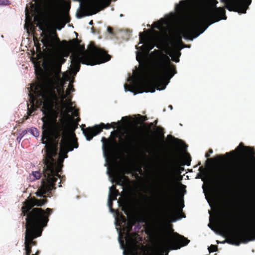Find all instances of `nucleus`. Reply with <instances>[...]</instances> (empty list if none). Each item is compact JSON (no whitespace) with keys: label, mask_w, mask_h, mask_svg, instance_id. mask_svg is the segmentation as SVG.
Listing matches in <instances>:
<instances>
[{"label":"nucleus","mask_w":255,"mask_h":255,"mask_svg":"<svg viewBox=\"0 0 255 255\" xmlns=\"http://www.w3.org/2000/svg\"><path fill=\"white\" fill-rule=\"evenodd\" d=\"M101 141L103 143V147H105L106 144H108V146H110V143L109 142V141L107 138H106L105 137H102Z\"/></svg>","instance_id":"nucleus-39"},{"label":"nucleus","mask_w":255,"mask_h":255,"mask_svg":"<svg viewBox=\"0 0 255 255\" xmlns=\"http://www.w3.org/2000/svg\"><path fill=\"white\" fill-rule=\"evenodd\" d=\"M31 6H32V7H34L35 6V4L32 3Z\"/></svg>","instance_id":"nucleus-57"},{"label":"nucleus","mask_w":255,"mask_h":255,"mask_svg":"<svg viewBox=\"0 0 255 255\" xmlns=\"http://www.w3.org/2000/svg\"><path fill=\"white\" fill-rule=\"evenodd\" d=\"M213 153V150L212 149H210L208 152H207L205 154V157L206 158H208L210 157V153Z\"/></svg>","instance_id":"nucleus-44"},{"label":"nucleus","mask_w":255,"mask_h":255,"mask_svg":"<svg viewBox=\"0 0 255 255\" xmlns=\"http://www.w3.org/2000/svg\"><path fill=\"white\" fill-rule=\"evenodd\" d=\"M180 49H176L175 47L170 51L169 55L172 58V60L175 62H179V57L181 55Z\"/></svg>","instance_id":"nucleus-19"},{"label":"nucleus","mask_w":255,"mask_h":255,"mask_svg":"<svg viewBox=\"0 0 255 255\" xmlns=\"http://www.w3.org/2000/svg\"><path fill=\"white\" fill-rule=\"evenodd\" d=\"M117 123L113 122L111 124L101 123L99 125H96L93 127H88L82 129L83 132L87 140H91L94 136L98 134L102 131L103 128L110 129L111 128H115Z\"/></svg>","instance_id":"nucleus-14"},{"label":"nucleus","mask_w":255,"mask_h":255,"mask_svg":"<svg viewBox=\"0 0 255 255\" xmlns=\"http://www.w3.org/2000/svg\"><path fill=\"white\" fill-rule=\"evenodd\" d=\"M208 25L203 28L199 21H194L187 24L184 28L174 31L170 37L167 39L168 43L176 47L177 45H183L182 38L192 40L202 33L207 28Z\"/></svg>","instance_id":"nucleus-8"},{"label":"nucleus","mask_w":255,"mask_h":255,"mask_svg":"<svg viewBox=\"0 0 255 255\" xmlns=\"http://www.w3.org/2000/svg\"><path fill=\"white\" fill-rule=\"evenodd\" d=\"M139 41L140 43L143 44L140 47V49L146 53H148L155 46L154 42L147 40L146 34L143 32L139 33Z\"/></svg>","instance_id":"nucleus-18"},{"label":"nucleus","mask_w":255,"mask_h":255,"mask_svg":"<svg viewBox=\"0 0 255 255\" xmlns=\"http://www.w3.org/2000/svg\"><path fill=\"white\" fill-rule=\"evenodd\" d=\"M43 198H28L23 203L21 208L22 214L26 217L24 242H27L31 248L37 245V242L34 240L41 236L43 229L47 226L49 217L53 212V210L49 208L45 210L34 208L35 206H42L47 202L46 197Z\"/></svg>","instance_id":"nucleus-2"},{"label":"nucleus","mask_w":255,"mask_h":255,"mask_svg":"<svg viewBox=\"0 0 255 255\" xmlns=\"http://www.w3.org/2000/svg\"><path fill=\"white\" fill-rule=\"evenodd\" d=\"M35 20L37 21V26L40 30H42L41 36L43 37L41 42L43 45L47 48L52 50H55L60 43L66 45L70 49L75 48L81 42V40L78 38H74L69 41L63 40L61 42L58 36L57 33L55 30L51 28L47 21L42 19L41 18H35Z\"/></svg>","instance_id":"nucleus-7"},{"label":"nucleus","mask_w":255,"mask_h":255,"mask_svg":"<svg viewBox=\"0 0 255 255\" xmlns=\"http://www.w3.org/2000/svg\"><path fill=\"white\" fill-rule=\"evenodd\" d=\"M124 147L129 151H141L143 150V140L138 134L132 132L125 136Z\"/></svg>","instance_id":"nucleus-12"},{"label":"nucleus","mask_w":255,"mask_h":255,"mask_svg":"<svg viewBox=\"0 0 255 255\" xmlns=\"http://www.w3.org/2000/svg\"><path fill=\"white\" fill-rule=\"evenodd\" d=\"M91 43H93L94 45H95V43L93 42H91L89 45V50L88 51H86L85 50V46L84 45H80V44H79V45H78V46H77L76 47H78L79 48V49L81 50L82 51H83L82 53H79V54H80L81 55H84L86 52H90V48H91V46H90V45ZM76 53H78V52H77Z\"/></svg>","instance_id":"nucleus-30"},{"label":"nucleus","mask_w":255,"mask_h":255,"mask_svg":"<svg viewBox=\"0 0 255 255\" xmlns=\"http://www.w3.org/2000/svg\"><path fill=\"white\" fill-rule=\"evenodd\" d=\"M61 64H57L54 67V70L55 72L58 74L61 72Z\"/></svg>","instance_id":"nucleus-40"},{"label":"nucleus","mask_w":255,"mask_h":255,"mask_svg":"<svg viewBox=\"0 0 255 255\" xmlns=\"http://www.w3.org/2000/svg\"><path fill=\"white\" fill-rule=\"evenodd\" d=\"M218 13L220 15V17H214L212 19V21L210 23V24L213 23L215 22L218 21L221 19H226L227 18V17L225 15V10L222 7H219L217 8Z\"/></svg>","instance_id":"nucleus-21"},{"label":"nucleus","mask_w":255,"mask_h":255,"mask_svg":"<svg viewBox=\"0 0 255 255\" xmlns=\"http://www.w3.org/2000/svg\"><path fill=\"white\" fill-rule=\"evenodd\" d=\"M25 255H30L31 253V247L26 243L24 242Z\"/></svg>","instance_id":"nucleus-32"},{"label":"nucleus","mask_w":255,"mask_h":255,"mask_svg":"<svg viewBox=\"0 0 255 255\" xmlns=\"http://www.w3.org/2000/svg\"><path fill=\"white\" fill-rule=\"evenodd\" d=\"M123 177L126 178V177L125 176H123Z\"/></svg>","instance_id":"nucleus-61"},{"label":"nucleus","mask_w":255,"mask_h":255,"mask_svg":"<svg viewBox=\"0 0 255 255\" xmlns=\"http://www.w3.org/2000/svg\"><path fill=\"white\" fill-rule=\"evenodd\" d=\"M67 89H69V90H70L71 92H74L75 91V89L74 88L72 84H70L68 86Z\"/></svg>","instance_id":"nucleus-47"},{"label":"nucleus","mask_w":255,"mask_h":255,"mask_svg":"<svg viewBox=\"0 0 255 255\" xmlns=\"http://www.w3.org/2000/svg\"><path fill=\"white\" fill-rule=\"evenodd\" d=\"M49 21L56 23H62L63 27L65 24L69 22L70 18L67 12H61L56 10L50 11L48 16Z\"/></svg>","instance_id":"nucleus-15"},{"label":"nucleus","mask_w":255,"mask_h":255,"mask_svg":"<svg viewBox=\"0 0 255 255\" xmlns=\"http://www.w3.org/2000/svg\"><path fill=\"white\" fill-rule=\"evenodd\" d=\"M157 48H160V47H159V45H157Z\"/></svg>","instance_id":"nucleus-59"},{"label":"nucleus","mask_w":255,"mask_h":255,"mask_svg":"<svg viewBox=\"0 0 255 255\" xmlns=\"http://www.w3.org/2000/svg\"><path fill=\"white\" fill-rule=\"evenodd\" d=\"M155 132L159 138L164 137V128L159 126H156L155 128Z\"/></svg>","instance_id":"nucleus-28"},{"label":"nucleus","mask_w":255,"mask_h":255,"mask_svg":"<svg viewBox=\"0 0 255 255\" xmlns=\"http://www.w3.org/2000/svg\"><path fill=\"white\" fill-rule=\"evenodd\" d=\"M68 114V113L67 114ZM69 115H68L66 116V118L68 120H69L68 119V117H69ZM69 125H70V131H69V133L72 132H73V135L75 137V133H74V131H75V130L78 127V122L80 121V119L79 118H78L77 119H76V123H75V126L74 127H73L72 126V125H71L70 122H69Z\"/></svg>","instance_id":"nucleus-29"},{"label":"nucleus","mask_w":255,"mask_h":255,"mask_svg":"<svg viewBox=\"0 0 255 255\" xmlns=\"http://www.w3.org/2000/svg\"><path fill=\"white\" fill-rule=\"evenodd\" d=\"M226 8L229 11L246 13L252 0H226Z\"/></svg>","instance_id":"nucleus-13"},{"label":"nucleus","mask_w":255,"mask_h":255,"mask_svg":"<svg viewBox=\"0 0 255 255\" xmlns=\"http://www.w3.org/2000/svg\"><path fill=\"white\" fill-rule=\"evenodd\" d=\"M124 219L125 226L123 227V230L127 233V237L128 239L131 242H134L135 238L137 235V234L135 233L130 234V233L132 230V227L135 224V221L133 219H129L127 222H126L125 218Z\"/></svg>","instance_id":"nucleus-17"},{"label":"nucleus","mask_w":255,"mask_h":255,"mask_svg":"<svg viewBox=\"0 0 255 255\" xmlns=\"http://www.w3.org/2000/svg\"><path fill=\"white\" fill-rule=\"evenodd\" d=\"M27 133V130H23L22 131V132L21 133H20V135L21 136V137H23L26 133Z\"/></svg>","instance_id":"nucleus-49"},{"label":"nucleus","mask_w":255,"mask_h":255,"mask_svg":"<svg viewBox=\"0 0 255 255\" xmlns=\"http://www.w3.org/2000/svg\"><path fill=\"white\" fill-rule=\"evenodd\" d=\"M154 27L158 29H160L161 27V23L159 22H156L154 24Z\"/></svg>","instance_id":"nucleus-45"},{"label":"nucleus","mask_w":255,"mask_h":255,"mask_svg":"<svg viewBox=\"0 0 255 255\" xmlns=\"http://www.w3.org/2000/svg\"><path fill=\"white\" fill-rule=\"evenodd\" d=\"M143 54L142 53L137 54L136 57V60L140 62L141 60V59L143 57Z\"/></svg>","instance_id":"nucleus-43"},{"label":"nucleus","mask_w":255,"mask_h":255,"mask_svg":"<svg viewBox=\"0 0 255 255\" xmlns=\"http://www.w3.org/2000/svg\"><path fill=\"white\" fill-rule=\"evenodd\" d=\"M44 0H32L33 1L35 2V6L38 9H39L43 3Z\"/></svg>","instance_id":"nucleus-35"},{"label":"nucleus","mask_w":255,"mask_h":255,"mask_svg":"<svg viewBox=\"0 0 255 255\" xmlns=\"http://www.w3.org/2000/svg\"><path fill=\"white\" fill-rule=\"evenodd\" d=\"M176 66L170 62L167 56H164V60L160 61L156 66L152 77L143 81L137 82L132 85H125L126 90L135 95L143 92L154 93L155 89L164 90L170 79L176 74Z\"/></svg>","instance_id":"nucleus-3"},{"label":"nucleus","mask_w":255,"mask_h":255,"mask_svg":"<svg viewBox=\"0 0 255 255\" xmlns=\"http://www.w3.org/2000/svg\"><path fill=\"white\" fill-rule=\"evenodd\" d=\"M119 195V191L115 185L112 186L110 188L109 196H113L114 200H117V197Z\"/></svg>","instance_id":"nucleus-24"},{"label":"nucleus","mask_w":255,"mask_h":255,"mask_svg":"<svg viewBox=\"0 0 255 255\" xmlns=\"http://www.w3.org/2000/svg\"><path fill=\"white\" fill-rule=\"evenodd\" d=\"M169 107H170V108H171V109H172V106H171V105H170V106H169Z\"/></svg>","instance_id":"nucleus-58"},{"label":"nucleus","mask_w":255,"mask_h":255,"mask_svg":"<svg viewBox=\"0 0 255 255\" xmlns=\"http://www.w3.org/2000/svg\"><path fill=\"white\" fill-rule=\"evenodd\" d=\"M9 4L8 0H0V5H7Z\"/></svg>","instance_id":"nucleus-41"},{"label":"nucleus","mask_w":255,"mask_h":255,"mask_svg":"<svg viewBox=\"0 0 255 255\" xmlns=\"http://www.w3.org/2000/svg\"><path fill=\"white\" fill-rule=\"evenodd\" d=\"M68 112H64L63 109L61 110V116L57 122L56 115L52 121L45 117H43L41 120L43 122L42 143L47 144V140L50 137L55 140H59L62 135L65 133H69L70 125L69 121L66 118Z\"/></svg>","instance_id":"nucleus-6"},{"label":"nucleus","mask_w":255,"mask_h":255,"mask_svg":"<svg viewBox=\"0 0 255 255\" xmlns=\"http://www.w3.org/2000/svg\"><path fill=\"white\" fill-rule=\"evenodd\" d=\"M184 207V204L183 203H182V205L179 208V211H180L182 210V208H183Z\"/></svg>","instance_id":"nucleus-51"},{"label":"nucleus","mask_w":255,"mask_h":255,"mask_svg":"<svg viewBox=\"0 0 255 255\" xmlns=\"http://www.w3.org/2000/svg\"><path fill=\"white\" fill-rule=\"evenodd\" d=\"M36 255V254H33V255Z\"/></svg>","instance_id":"nucleus-63"},{"label":"nucleus","mask_w":255,"mask_h":255,"mask_svg":"<svg viewBox=\"0 0 255 255\" xmlns=\"http://www.w3.org/2000/svg\"><path fill=\"white\" fill-rule=\"evenodd\" d=\"M199 170L201 172V175L202 176V180L203 182L207 181L209 183L212 182V178L209 175L207 171L203 166L200 167Z\"/></svg>","instance_id":"nucleus-20"},{"label":"nucleus","mask_w":255,"mask_h":255,"mask_svg":"<svg viewBox=\"0 0 255 255\" xmlns=\"http://www.w3.org/2000/svg\"><path fill=\"white\" fill-rule=\"evenodd\" d=\"M107 31L110 34L113 33V29L111 27L108 26L107 28Z\"/></svg>","instance_id":"nucleus-48"},{"label":"nucleus","mask_w":255,"mask_h":255,"mask_svg":"<svg viewBox=\"0 0 255 255\" xmlns=\"http://www.w3.org/2000/svg\"><path fill=\"white\" fill-rule=\"evenodd\" d=\"M57 93L60 95L61 101L63 103V108L68 107V104L64 103V100L67 98L64 94V89H58L57 86L52 83L44 86L42 84L35 85V94L50 104H53L58 100Z\"/></svg>","instance_id":"nucleus-10"},{"label":"nucleus","mask_w":255,"mask_h":255,"mask_svg":"<svg viewBox=\"0 0 255 255\" xmlns=\"http://www.w3.org/2000/svg\"><path fill=\"white\" fill-rule=\"evenodd\" d=\"M74 115L75 117H78L79 116V113H78V111L75 110V111L74 112Z\"/></svg>","instance_id":"nucleus-50"},{"label":"nucleus","mask_w":255,"mask_h":255,"mask_svg":"<svg viewBox=\"0 0 255 255\" xmlns=\"http://www.w3.org/2000/svg\"><path fill=\"white\" fill-rule=\"evenodd\" d=\"M208 250L210 253L216 252L218 250V247L216 245H212L209 247Z\"/></svg>","instance_id":"nucleus-36"},{"label":"nucleus","mask_w":255,"mask_h":255,"mask_svg":"<svg viewBox=\"0 0 255 255\" xmlns=\"http://www.w3.org/2000/svg\"><path fill=\"white\" fill-rule=\"evenodd\" d=\"M90 52L81 55L79 53H73L71 56V69L76 74L80 69V63L88 65H95L109 61L111 56L105 49L98 47L93 43L90 45Z\"/></svg>","instance_id":"nucleus-5"},{"label":"nucleus","mask_w":255,"mask_h":255,"mask_svg":"<svg viewBox=\"0 0 255 255\" xmlns=\"http://www.w3.org/2000/svg\"><path fill=\"white\" fill-rule=\"evenodd\" d=\"M39 253V251H37L35 254L38 255Z\"/></svg>","instance_id":"nucleus-56"},{"label":"nucleus","mask_w":255,"mask_h":255,"mask_svg":"<svg viewBox=\"0 0 255 255\" xmlns=\"http://www.w3.org/2000/svg\"><path fill=\"white\" fill-rule=\"evenodd\" d=\"M220 228L229 234L228 243L239 246L241 243L246 244L255 240V224L245 229L231 231L230 226L222 221L220 225Z\"/></svg>","instance_id":"nucleus-9"},{"label":"nucleus","mask_w":255,"mask_h":255,"mask_svg":"<svg viewBox=\"0 0 255 255\" xmlns=\"http://www.w3.org/2000/svg\"><path fill=\"white\" fill-rule=\"evenodd\" d=\"M114 200L113 199V196H109V199H108V206L110 208V211L112 213H115V210L113 208V201Z\"/></svg>","instance_id":"nucleus-31"},{"label":"nucleus","mask_w":255,"mask_h":255,"mask_svg":"<svg viewBox=\"0 0 255 255\" xmlns=\"http://www.w3.org/2000/svg\"><path fill=\"white\" fill-rule=\"evenodd\" d=\"M89 24L90 25H92V24H93V20H91L89 22Z\"/></svg>","instance_id":"nucleus-53"},{"label":"nucleus","mask_w":255,"mask_h":255,"mask_svg":"<svg viewBox=\"0 0 255 255\" xmlns=\"http://www.w3.org/2000/svg\"><path fill=\"white\" fill-rule=\"evenodd\" d=\"M116 184H118V185H123L124 184V182L123 181H122V179L121 178H119L118 179V180L116 182Z\"/></svg>","instance_id":"nucleus-46"},{"label":"nucleus","mask_w":255,"mask_h":255,"mask_svg":"<svg viewBox=\"0 0 255 255\" xmlns=\"http://www.w3.org/2000/svg\"><path fill=\"white\" fill-rule=\"evenodd\" d=\"M168 137H171L172 138H173V139L175 141V144H177L179 142H182L183 141L181 140V139H179L178 138H176L173 136H172L171 135H169L168 136Z\"/></svg>","instance_id":"nucleus-42"},{"label":"nucleus","mask_w":255,"mask_h":255,"mask_svg":"<svg viewBox=\"0 0 255 255\" xmlns=\"http://www.w3.org/2000/svg\"><path fill=\"white\" fill-rule=\"evenodd\" d=\"M177 241L181 244L182 246H185L188 245L190 241L182 235L177 234Z\"/></svg>","instance_id":"nucleus-26"},{"label":"nucleus","mask_w":255,"mask_h":255,"mask_svg":"<svg viewBox=\"0 0 255 255\" xmlns=\"http://www.w3.org/2000/svg\"><path fill=\"white\" fill-rule=\"evenodd\" d=\"M182 162L179 163L178 161L176 162V163L178 164H180L181 165H190L191 161V158L190 155V154L188 153H187L182 157Z\"/></svg>","instance_id":"nucleus-22"},{"label":"nucleus","mask_w":255,"mask_h":255,"mask_svg":"<svg viewBox=\"0 0 255 255\" xmlns=\"http://www.w3.org/2000/svg\"><path fill=\"white\" fill-rule=\"evenodd\" d=\"M32 93L31 92H29V93L28 94L29 97V102L31 104L30 108L29 107V105L27 104V116H24L23 117V120H27L28 119L29 116H31V114L33 113V112L35 110V102L36 101V102H38V100H37V98H41V97H38L37 96L35 93V85H34V89L31 88V89Z\"/></svg>","instance_id":"nucleus-16"},{"label":"nucleus","mask_w":255,"mask_h":255,"mask_svg":"<svg viewBox=\"0 0 255 255\" xmlns=\"http://www.w3.org/2000/svg\"><path fill=\"white\" fill-rule=\"evenodd\" d=\"M71 92V91L69 90V89H67V90L66 91L65 95H67V97H68L67 99L66 100V101H67V103L68 104L69 110H67V111H64V112L69 113V112H71L72 110H73L74 109V107H73L72 106V104L71 102L72 96L70 95Z\"/></svg>","instance_id":"nucleus-23"},{"label":"nucleus","mask_w":255,"mask_h":255,"mask_svg":"<svg viewBox=\"0 0 255 255\" xmlns=\"http://www.w3.org/2000/svg\"><path fill=\"white\" fill-rule=\"evenodd\" d=\"M83 15H81L80 16H79V17H82Z\"/></svg>","instance_id":"nucleus-60"},{"label":"nucleus","mask_w":255,"mask_h":255,"mask_svg":"<svg viewBox=\"0 0 255 255\" xmlns=\"http://www.w3.org/2000/svg\"><path fill=\"white\" fill-rule=\"evenodd\" d=\"M124 212H125V214H127V215H128V212L127 210H126V211H124Z\"/></svg>","instance_id":"nucleus-54"},{"label":"nucleus","mask_w":255,"mask_h":255,"mask_svg":"<svg viewBox=\"0 0 255 255\" xmlns=\"http://www.w3.org/2000/svg\"><path fill=\"white\" fill-rule=\"evenodd\" d=\"M30 133L35 137L39 135V132L38 129L35 128H31L29 130Z\"/></svg>","instance_id":"nucleus-34"},{"label":"nucleus","mask_w":255,"mask_h":255,"mask_svg":"<svg viewBox=\"0 0 255 255\" xmlns=\"http://www.w3.org/2000/svg\"><path fill=\"white\" fill-rule=\"evenodd\" d=\"M167 216L172 222H175L176 218V212L174 207H172L168 213Z\"/></svg>","instance_id":"nucleus-25"},{"label":"nucleus","mask_w":255,"mask_h":255,"mask_svg":"<svg viewBox=\"0 0 255 255\" xmlns=\"http://www.w3.org/2000/svg\"><path fill=\"white\" fill-rule=\"evenodd\" d=\"M69 133H65L61 136L62 139L60 144L59 158L58 160L54 159L57 154V142L55 144L50 142L44 146L45 153L43 155V174L44 178L41 180L40 187L38 188L36 195L39 197H50L52 196L51 191L55 190V183L58 178H60L59 173L62 170L64 159L68 157L67 153L74 148L78 147L77 139L72 140L69 136Z\"/></svg>","instance_id":"nucleus-1"},{"label":"nucleus","mask_w":255,"mask_h":255,"mask_svg":"<svg viewBox=\"0 0 255 255\" xmlns=\"http://www.w3.org/2000/svg\"><path fill=\"white\" fill-rule=\"evenodd\" d=\"M151 230H150V229H148V230H146V233H147V234H149V233H151Z\"/></svg>","instance_id":"nucleus-52"},{"label":"nucleus","mask_w":255,"mask_h":255,"mask_svg":"<svg viewBox=\"0 0 255 255\" xmlns=\"http://www.w3.org/2000/svg\"><path fill=\"white\" fill-rule=\"evenodd\" d=\"M157 122H158L157 120H155L153 122L149 123L148 125V127L147 128V129L148 130H150L151 129V128L153 126H155V127L156 126Z\"/></svg>","instance_id":"nucleus-38"},{"label":"nucleus","mask_w":255,"mask_h":255,"mask_svg":"<svg viewBox=\"0 0 255 255\" xmlns=\"http://www.w3.org/2000/svg\"><path fill=\"white\" fill-rule=\"evenodd\" d=\"M120 242L121 244H123L124 243V241L122 240H120Z\"/></svg>","instance_id":"nucleus-55"},{"label":"nucleus","mask_w":255,"mask_h":255,"mask_svg":"<svg viewBox=\"0 0 255 255\" xmlns=\"http://www.w3.org/2000/svg\"><path fill=\"white\" fill-rule=\"evenodd\" d=\"M160 182V193L173 200L175 197V184L171 168L166 166Z\"/></svg>","instance_id":"nucleus-11"},{"label":"nucleus","mask_w":255,"mask_h":255,"mask_svg":"<svg viewBox=\"0 0 255 255\" xmlns=\"http://www.w3.org/2000/svg\"><path fill=\"white\" fill-rule=\"evenodd\" d=\"M236 151L243 158L232 172L228 175V179L237 183H247L251 178V170L253 164H255V150L254 147L245 146L241 142L235 150L227 152L226 156L234 154Z\"/></svg>","instance_id":"nucleus-4"},{"label":"nucleus","mask_w":255,"mask_h":255,"mask_svg":"<svg viewBox=\"0 0 255 255\" xmlns=\"http://www.w3.org/2000/svg\"><path fill=\"white\" fill-rule=\"evenodd\" d=\"M185 6V1L184 0H181L180 2V5H177L176 8H178L179 11H183Z\"/></svg>","instance_id":"nucleus-33"},{"label":"nucleus","mask_w":255,"mask_h":255,"mask_svg":"<svg viewBox=\"0 0 255 255\" xmlns=\"http://www.w3.org/2000/svg\"><path fill=\"white\" fill-rule=\"evenodd\" d=\"M42 173L39 171L32 172L29 175V179L31 181H34L40 179L41 177Z\"/></svg>","instance_id":"nucleus-27"},{"label":"nucleus","mask_w":255,"mask_h":255,"mask_svg":"<svg viewBox=\"0 0 255 255\" xmlns=\"http://www.w3.org/2000/svg\"><path fill=\"white\" fill-rule=\"evenodd\" d=\"M139 117L138 121L139 123H143L145 121L147 120V118L146 116H141L140 115H138Z\"/></svg>","instance_id":"nucleus-37"},{"label":"nucleus","mask_w":255,"mask_h":255,"mask_svg":"<svg viewBox=\"0 0 255 255\" xmlns=\"http://www.w3.org/2000/svg\"><path fill=\"white\" fill-rule=\"evenodd\" d=\"M181 186H184L185 187V185H183V184H181Z\"/></svg>","instance_id":"nucleus-62"}]
</instances>
